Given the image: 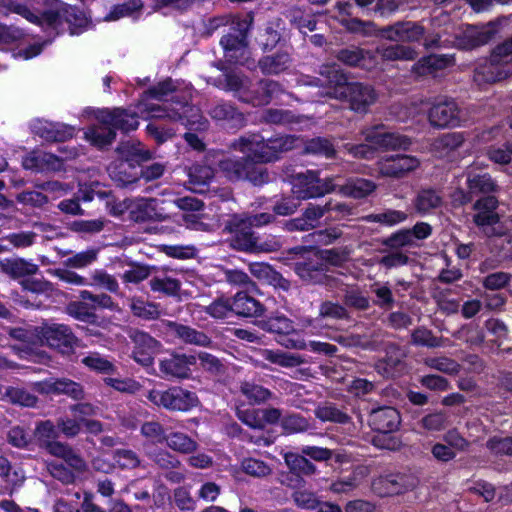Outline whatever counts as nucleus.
I'll list each match as a JSON object with an SVG mask.
<instances>
[{
    "label": "nucleus",
    "mask_w": 512,
    "mask_h": 512,
    "mask_svg": "<svg viewBox=\"0 0 512 512\" xmlns=\"http://www.w3.org/2000/svg\"><path fill=\"white\" fill-rule=\"evenodd\" d=\"M307 84L320 87V97L348 100L350 108L356 112H366L377 99L371 86L349 83L346 75L336 65L324 66L320 71V78Z\"/></svg>",
    "instance_id": "nucleus-1"
},
{
    "label": "nucleus",
    "mask_w": 512,
    "mask_h": 512,
    "mask_svg": "<svg viewBox=\"0 0 512 512\" xmlns=\"http://www.w3.org/2000/svg\"><path fill=\"white\" fill-rule=\"evenodd\" d=\"M174 90L175 87L172 80H165L145 94V97L136 106L137 111L128 112L120 108L114 110L104 109L97 112L96 120H100L107 125H112L114 130L120 129L126 132L135 130L139 125V117L156 119H162L164 117L161 106L149 103L148 101L150 99L164 100V98Z\"/></svg>",
    "instance_id": "nucleus-2"
},
{
    "label": "nucleus",
    "mask_w": 512,
    "mask_h": 512,
    "mask_svg": "<svg viewBox=\"0 0 512 512\" xmlns=\"http://www.w3.org/2000/svg\"><path fill=\"white\" fill-rule=\"evenodd\" d=\"M13 336L25 343L24 348H19L20 357L29 355L39 361H42L44 355L35 351L38 346L47 345L62 354H68L75 345L73 333L64 324L43 323L41 326L15 330Z\"/></svg>",
    "instance_id": "nucleus-3"
},
{
    "label": "nucleus",
    "mask_w": 512,
    "mask_h": 512,
    "mask_svg": "<svg viewBox=\"0 0 512 512\" xmlns=\"http://www.w3.org/2000/svg\"><path fill=\"white\" fill-rule=\"evenodd\" d=\"M300 142L298 137L291 135H279L265 139L259 134H251L235 141L233 148L250 161L269 163L278 160L282 153L298 147Z\"/></svg>",
    "instance_id": "nucleus-4"
},
{
    "label": "nucleus",
    "mask_w": 512,
    "mask_h": 512,
    "mask_svg": "<svg viewBox=\"0 0 512 512\" xmlns=\"http://www.w3.org/2000/svg\"><path fill=\"white\" fill-rule=\"evenodd\" d=\"M497 33L498 25L492 22L481 27L456 28L454 25H447L435 36H427L424 45L427 48L455 46L459 49L469 50L488 43Z\"/></svg>",
    "instance_id": "nucleus-5"
},
{
    "label": "nucleus",
    "mask_w": 512,
    "mask_h": 512,
    "mask_svg": "<svg viewBox=\"0 0 512 512\" xmlns=\"http://www.w3.org/2000/svg\"><path fill=\"white\" fill-rule=\"evenodd\" d=\"M366 143L346 145V149L353 157L371 159L376 150L407 149L411 140L399 133L389 132L383 125L367 127L361 131Z\"/></svg>",
    "instance_id": "nucleus-6"
},
{
    "label": "nucleus",
    "mask_w": 512,
    "mask_h": 512,
    "mask_svg": "<svg viewBox=\"0 0 512 512\" xmlns=\"http://www.w3.org/2000/svg\"><path fill=\"white\" fill-rule=\"evenodd\" d=\"M499 202L495 196H485L478 199L473 209V221L481 233L488 238H501L506 235L507 229L497 213Z\"/></svg>",
    "instance_id": "nucleus-7"
},
{
    "label": "nucleus",
    "mask_w": 512,
    "mask_h": 512,
    "mask_svg": "<svg viewBox=\"0 0 512 512\" xmlns=\"http://www.w3.org/2000/svg\"><path fill=\"white\" fill-rule=\"evenodd\" d=\"M250 228L241 215H234L228 221L225 230L233 234L231 239V246L233 248L246 252H272L279 249L280 244L275 239L258 243Z\"/></svg>",
    "instance_id": "nucleus-8"
},
{
    "label": "nucleus",
    "mask_w": 512,
    "mask_h": 512,
    "mask_svg": "<svg viewBox=\"0 0 512 512\" xmlns=\"http://www.w3.org/2000/svg\"><path fill=\"white\" fill-rule=\"evenodd\" d=\"M510 61H512V38L494 49L489 62L477 68L474 80L478 84H483L506 79L512 72L505 66Z\"/></svg>",
    "instance_id": "nucleus-9"
},
{
    "label": "nucleus",
    "mask_w": 512,
    "mask_h": 512,
    "mask_svg": "<svg viewBox=\"0 0 512 512\" xmlns=\"http://www.w3.org/2000/svg\"><path fill=\"white\" fill-rule=\"evenodd\" d=\"M247 82L246 79L237 75H226L227 89L237 92L241 100L252 103L254 106L266 105L283 93L280 85L270 80L260 82L257 90L251 93L247 90Z\"/></svg>",
    "instance_id": "nucleus-10"
},
{
    "label": "nucleus",
    "mask_w": 512,
    "mask_h": 512,
    "mask_svg": "<svg viewBox=\"0 0 512 512\" xmlns=\"http://www.w3.org/2000/svg\"><path fill=\"white\" fill-rule=\"evenodd\" d=\"M147 398L158 407L180 412L190 411L200 403L196 393L179 386H173L167 390L152 389Z\"/></svg>",
    "instance_id": "nucleus-11"
},
{
    "label": "nucleus",
    "mask_w": 512,
    "mask_h": 512,
    "mask_svg": "<svg viewBox=\"0 0 512 512\" xmlns=\"http://www.w3.org/2000/svg\"><path fill=\"white\" fill-rule=\"evenodd\" d=\"M0 8L8 12L16 13L32 24L41 26L44 29H56L60 23V15L55 11H43L39 4L19 0H0Z\"/></svg>",
    "instance_id": "nucleus-12"
},
{
    "label": "nucleus",
    "mask_w": 512,
    "mask_h": 512,
    "mask_svg": "<svg viewBox=\"0 0 512 512\" xmlns=\"http://www.w3.org/2000/svg\"><path fill=\"white\" fill-rule=\"evenodd\" d=\"M232 25L237 26V34H228L222 37L220 43L224 50V57L229 63L245 64L250 56L247 46L246 32L249 28L247 20L233 17Z\"/></svg>",
    "instance_id": "nucleus-13"
},
{
    "label": "nucleus",
    "mask_w": 512,
    "mask_h": 512,
    "mask_svg": "<svg viewBox=\"0 0 512 512\" xmlns=\"http://www.w3.org/2000/svg\"><path fill=\"white\" fill-rule=\"evenodd\" d=\"M59 152L60 157L43 151H32L23 159L22 165L33 171H60L65 160L73 159L79 154L75 147L68 146L60 147Z\"/></svg>",
    "instance_id": "nucleus-14"
},
{
    "label": "nucleus",
    "mask_w": 512,
    "mask_h": 512,
    "mask_svg": "<svg viewBox=\"0 0 512 512\" xmlns=\"http://www.w3.org/2000/svg\"><path fill=\"white\" fill-rule=\"evenodd\" d=\"M261 327L268 332L280 335L277 342L286 349H307L306 341L299 336L292 321L285 316L269 317L261 321Z\"/></svg>",
    "instance_id": "nucleus-15"
},
{
    "label": "nucleus",
    "mask_w": 512,
    "mask_h": 512,
    "mask_svg": "<svg viewBox=\"0 0 512 512\" xmlns=\"http://www.w3.org/2000/svg\"><path fill=\"white\" fill-rule=\"evenodd\" d=\"M334 190L332 180L321 181L313 171L297 174L292 180V193L297 199L316 198Z\"/></svg>",
    "instance_id": "nucleus-16"
},
{
    "label": "nucleus",
    "mask_w": 512,
    "mask_h": 512,
    "mask_svg": "<svg viewBox=\"0 0 512 512\" xmlns=\"http://www.w3.org/2000/svg\"><path fill=\"white\" fill-rule=\"evenodd\" d=\"M429 123L437 128L457 127L464 121L457 103L448 98H439L428 112Z\"/></svg>",
    "instance_id": "nucleus-17"
},
{
    "label": "nucleus",
    "mask_w": 512,
    "mask_h": 512,
    "mask_svg": "<svg viewBox=\"0 0 512 512\" xmlns=\"http://www.w3.org/2000/svg\"><path fill=\"white\" fill-rule=\"evenodd\" d=\"M251 161L246 157L239 161L231 157L222 159L219 163L220 169L230 180L247 179L255 185H260L268 180V174L263 170L250 171Z\"/></svg>",
    "instance_id": "nucleus-18"
},
{
    "label": "nucleus",
    "mask_w": 512,
    "mask_h": 512,
    "mask_svg": "<svg viewBox=\"0 0 512 512\" xmlns=\"http://www.w3.org/2000/svg\"><path fill=\"white\" fill-rule=\"evenodd\" d=\"M332 209H337L340 212H349V209L343 204L335 207H331L330 203L324 206L309 205L302 216L287 221L285 223V227L288 231H307L313 229L318 225L319 220L324 216V214Z\"/></svg>",
    "instance_id": "nucleus-19"
},
{
    "label": "nucleus",
    "mask_w": 512,
    "mask_h": 512,
    "mask_svg": "<svg viewBox=\"0 0 512 512\" xmlns=\"http://www.w3.org/2000/svg\"><path fill=\"white\" fill-rule=\"evenodd\" d=\"M165 202L155 198H138L131 201L130 217L136 222L162 221L166 218Z\"/></svg>",
    "instance_id": "nucleus-20"
},
{
    "label": "nucleus",
    "mask_w": 512,
    "mask_h": 512,
    "mask_svg": "<svg viewBox=\"0 0 512 512\" xmlns=\"http://www.w3.org/2000/svg\"><path fill=\"white\" fill-rule=\"evenodd\" d=\"M197 363L196 355L170 353L159 361V369L165 378L185 379L190 376L191 366Z\"/></svg>",
    "instance_id": "nucleus-21"
},
{
    "label": "nucleus",
    "mask_w": 512,
    "mask_h": 512,
    "mask_svg": "<svg viewBox=\"0 0 512 512\" xmlns=\"http://www.w3.org/2000/svg\"><path fill=\"white\" fill-rule=\"evenodd\" d=\"M130 338L134 343L133 359L140 365L151 366L161 348L160 342L142 331H133Z\"/></svg>",
    "instance_id": "nucleus-22"
},
{
    "label": "nucleus",
    "mask_w": 512,
    "mask_h": 512,
    "mask_svg": "<svg viewBox=\"0 0 512 512\" xmlns=\"http://www.w3.org/2000/svg\"><path fill=\"white\" fill-rule=\"evenodd\" d=\"M34 389L46 395H60L65 394L74 400L84 398V390L79 383H76L67 378L47 379L44 381L34 383Z\"/></svg>",
    "instance_id": "nucleus-23"
},
{
    "label": "nucleus",
    "mask_w": 512,
    "mask_h": 512,
    "mask_svg": "<svg viewBox=\"0 0 512 512\" xmlns=\"http://www.w3.org/2000/svg\"><path fill=\"white\" fill-rule=\"evenodd\" d=\"M178 108H168L167 105L161 106L163 109L162 114L164 118L170 120H180L186 126H190L196 130H203L206 128L207 121L203 118L200 110L197 107L189 106L187 102H176Z\"/></svg>",
    "instance_id": "nucleus-24"
},
{
    "label": "nucleus",
    "mask_w": 512,
    "mask_h": 512,
    "mask_svg": "<svg viewBox=\"0 0 512 512\" xmlns=\"http://www.w3.org/2000/svg\"><path fill=\"white\" fill-rule=\"evenodd\" d=\"M30 127L34 134L49 142L65 141L75 134V128L72 126L43 119L33 120Z\"/></svg>",
    "instance_id": "nucleus-25"
},
{
    "label": "nucleus",
    "mask_w": 512,
    "mask_h": 512,
    "mask_svg": "<svg viewBox=\"0 0 512 512\" xmlns=\"http://www.w3.org/2000/svg\"><path fill=\"white\" fill-rule=\"evenodd\" d=\"M419 165V159L411 155H397L378 163L381 175L396 178L416 170Z\"/></svg>",
    "instance_id": "nucleus-26"
},
{
    "label": "nucleus",
    "mask_w": 512,
    "mask_h": 512,
    "mask_svg": "<svg viewBox=\"0 0 512 512\" xmlns=\"http://www.w3.org/2000/svg\"><path fill=\"white\" fill-rule=\"evenodd\" d=\"M381 36L394 42H417L424 36V28L414 22L396 23L381 30Z\"/></svg>",
    "instance_id": "nucleus-27"
},
{
    "label": "nucleus",
    "mask_w": 512,
    "mask_h": 512,
    "mask_svg": "<svg viewBox=\"0 0 512 512\" xmlns=\"http://www.w3.org/2000/svg\"><path fill=\"white\" fill-rule=\"evenodd\" d=\"M79 192L84 201H92L95 197L100 199L108 198L106 207L110 214L114 216H120L125 211L130 212L131 201L133 199L117 200L110 196V191L100 189L98 182L92 183L88 192H86L83 187L80 188Z\"/></svg>",
    "instance_id": "nucleus-28"
},
{
    "label": "nucleus",
    "mask_w": 512,
    "mask_h": 512,
    "mask_svg": "<svg viewBox=\"0 0 512 512\" xmlns=\"http://www.w3.org/2000/svg\"><path fill=\"white\" fill-rule=\"evenodd\" d=\"M369 421L371 427L379 433L393 432L400 425V415L395 408L380 407L371 412Z\"/></svg>",
    "instance_id": "nucleus-29"
},
{
    "label": "nucleus",
    "mask_w": 512,
    "mask_h": 512,
    "mask_svg": "<svg viewBox=\"0 0 512 512\" xmlns=\"http://www.w3.org/2000/svg\"><path fill=\"white\" fill-rule=\"evenodd\" d=\"M0 478L10 493L20 488L25 480V472L20 466H13L7 458L0 455Z\"/></svg>",
    "instance_id": "nucleus-30"
},
{
    "label": "nucleus",
    "mask_w": 512,
    "mask_h": 512,
    "mask_svg": "<svg viewBox=\"0 0 512 512\" xmlns=\"http://www.w3.org/2000/svg\"><path fill=\"white\" fill-rule=\"evenodd\" d=\"M0 269L8 276L17 279L36 274L38 266L22 258H5L0 260Z\"/></svg>",
    "instance_id": "nucleus-31"
},
{
    "label": "nucleus",
    "mask_w": 512,
    "mask_h": 512,
    "mask_svg": "<svg viewBox=\"0 0 512 512\" xmlns=\"http://www.w3.org/2000/svg\"><path fill=\"white\" fill-rule=\"evenodd\" d=\"M108 173L111 179L121 186L132 184L140 177L135 165L120 160L109 165Z\"/></svg>",
    "instance_id": "nucleus-32"
},
{
    "label": "nucleus",
    "mask_w": 512,
    "mask_h": 512,
    "mask_svg": "<svg viewBox=\"0 0 512 512\" xmlns=\"http://www.w3.org/2000/svg\"><path fill=\"white\" fill-rule=\"evenodd\" d=\"M99 125H93L84 133L85 139L97 148L109 146L115 139L116 133L112 125L97 120Z\"/></svg>",
    "instance_id": "nucleus-33"
},
{
    "label": "nucleus",
    "mask_w": 512,
    "mask_h": 512,
    "mask_svg": "<svg viewBox=\"0 0 512 512\" xmlns=\"http://www.w3.org/2000/svg\"><path fill=\"white\" fill-rule=\"evenodd\" d=\"M259 354L269 363L283 368H294L304 363V360L300 355L284 352L278 349H262Z\"/></svg>",
    "instance_id": "nucleus-34"
},
{
    "label": "nucleus",
    "mask_w": 512,
    "mask_h": 512,
    "mask_svg": "<svg viewBox=\"0 0 512 512\" xmlns=\"http://www.w3.org/2000/svg\"><path fill=\"white\" fill-rule=\"evenodd\" d=\"M233 314L253 317L261 315L263 312L262 305L253 297L245 292L237 293L232 299Z\"/></svg>",
    "instance_id": "nucleus-35"
},
{
    "label": "nucleus",
    "mask_w": 512,
    "mask_h": 512,
    "mask_svg": "<svg viewBox=\"0 0 512 512\" xmlns=\"http://www.w3.org/2000/svg\"><path fill=\"white\" fill-rule=\"evenodd\" d=\"M338 59L350 66L371 69L375 65L373 55L360 48L344 49L338 53Z\"/></svg>",
    "instance_id": "nucleus-36"
},
{
    "label": "nucleus",
    "mask_w": 512,
    "mask_h": 512,
    "mask_svg": "<svg viewBox=\"0 0 512 512\" xmlns=\"http://www.w3.org/2000/svg\"><path fill=\"white\" fill-rule=\"evenodd\" d=\"M466 175L470 193H491L498 189V185L488 173L476 174L471 167L467 170Z\"/></svg>",
    "instance_id": "nucleus-37"
},
{
    "label": "nucleus",
    "mask_w": 512,
    "mask_h": 512,
    "mask_svg": "<svg viewBox=\"0 0 512 512\" xmlns=\"http://www.w3.org/2000/svg\"><path fill=\"white\" fill-rule=\"evenodd\" d=\"M442 204V196L434 189L420 190L413 201L416 211L422 215L441 207Z\"/></svg>",
    "instance_id": "nucleus-38"
},
{
    "label": "nucleus",
    "mask_w": 512,
    "mask_h": 512,
    "mask_svg": "<svg viewBox=\"0 0 512 512\" xmlns=\"http://www.w3.org/2000/svg\"><path fill=\"white\" fill-rule=\"evenodd\" d=\"M49 454L63 459L71 468L77 472L86 470V462L68 445L52 444L49 445Z\"/></svg>",
    "instance_id": "nucleus-39"
},
{
    "label": "nucleus",
    "mask_w": 512,
    "mask_h": 512,
    "mask_svg": "<svg viewBox=\"0 0 512 512\" xmlns=\"http://www.w3.org/2000/svg\"><path fill=\"white\" fill-rule=\"evenodd\" d=\"M117 150L121 156L120 161H127V163L133 165H139L150 158L149 151L140 142L129 141L121 143Z\"/></svg>",
    "instance_id": "nucleus-40"
},
{
    "label": "nucleus",
    "mask_w": 512,
    "mask_h": 512,
    "mask_svg": "<svg viewBox=\"0 0 512 512\" xmlns=\"http://www.w3.org/2000/svg\"><path fill=\"white\" fill-rule=\"evenodd\" d=\"M463 142L464 135L461 132L445 133L433 141L431 150L442 157L460 147Z\"/></svg>",
    "instance_id": "nucleus-41"
},
{
    "label": "nucleus",
    "mask_w": 512,
    "mask_h": 512,
    "mask_svg": "<svg viewBox=\"0 0 512 512\" xmlns=\"http://www.w3.org/2000/svg\"><path fill=\"white\" fill-rule=\"evenodd\" d=\"M165 443L168 448L181 454L193 453L198 448L196 440L180 431L169 432Z\"/></svg>",
    "instance_id": "nucleus-42"
},
{
    "label": "nucleus",
    "mask_w": 512,
    "mask_h": 512,
    "mask_svg": "<svg viewBox=\"0 0 512 512\" xmlns=\"http://www.w3.org/2000/svg\"><path fill=\"white\" fill-rule=\"evenodd\" d=\"M169 327L185 343L198 346H208L211 343L210 338L206 334L189 326L170 322Z\"/></svg>",
    "instance_id": "nucleus-43"
},
{
    "label": "nucleus",
    "mask_w": 512,
    "mask_h": 512,
    "mask_svg": "<svg viewBox=\"0 0 512 512\" xmlns=\"http://www.w3.org/2000/svg\"><path fill=\"white\" fill-rule=\"evenodd\" d=\"M376 187V184L371 180L355 178L350 179L345 185H343L340 192L345 196L360 199L373 193Z\"/></svg>",
    "instance_id": "nucleus-44"
},
{
    "label": "nucleus",
    "mask_w": 512,
    "mask_h": 512,
    "mask_svg": "<svg viewBox=\"0 0 512 512\" xmlns=\"http://www.w3.org/2000/svg\"><path fill=\"white\" fill-rule=\"evenodd\" d=\"M401 480V476L394 474L380 476L373 480L372 489L381 497L398 494L402 491Z\"/></svg>",
    "instance_id": "nucleus-45"
},
{
    "label": "nucleus",
    "mask_w": 512,
    "mask_h": 512,
    "mask_svg": "<svg viewBox=\"0 0 512 512\" xmlns=\"http://www.w3.org/2000/svg\"><path fill=\"white\" fill-rule=\"evenodd\" d=\"M450 59L438 56L431 55L428 57H424L420 59L414 66L413 72L417 76H427L434 74L437 70L443 69L450 64Z\"/></svg>",
    "instance_id": "nucleus-46"
},
{
    "label": "nucleus",
    "mask_w": 512,
    "mask_h": 512,
    "mask_svg": "<svg viewBox=\"0 0 512 512\" xmlns=\"http://www.w3.org/2000/svg\"><path fill=\"white\" fill-rule=\"evenodd\" d=\"M290 64V56L287 52L263 57L259 61L260 69L265 74H278L285 71Z\"/></svg>",
    "instance_id": "nucleus-47"
},
{
    "label": "nucleus",
    "mask_w": 512,
    "mask_h": 512,
    "mask_svg": "<svg viewBox=\"0 0 512 512\" xmlns=\"http://www.w3.org/2000/svg\"><path fill=\"white\" fill-rule=\"evenodd\" d=\"M377 53L384 59L389 61L395 60H413L417 56V52L405 45H389L377 48Z\"/></svg>",
    "instance_id": "nucleus-48"
},
{
    "label": "nucleus",
    "mask_w": 512,
    "mask_h": 512,
    "mask_svg": "<svg viewBox=\"0 0 512 512\" xmlns=\"http://www.w3.org/2000/svg\"><path fill=\"white\" fill-rule=\"evenodd\" d=\"M241 393L250 404H261L272 398V392L256 383L244 381L240 385Z\"/></svg>",
    "instance_id": "nucleus-49"
},
{
    "label": "nucleus",
    "mask_w": 512,
    "mask_h": 512,
    "mask_svg": "<svg viewBox=\"0 0 512 512\" xmlns=\"http://www.w3.org/2000/svg\"><path fill=\"white\" fill-rule=\"evenodd\" d=\"M35 437L39 445L49 453V445L62 444L61 442L54 441L58 437V430L56 426L50 421H42L36 425Z\"/></svg>",
    "instance_id": "nucleus-50"
},
{
    "label": "nucleus",
    "mask_w": 512,
    "mask_h": 512,
    "mask_svg": "<svg viewBox=\"0 0 512 512\" xmlns=\"http://www.w3.org/2000/svg\"><path fill=\"white\" fill-rule=\"evenodd\" d=\"M150 288L154 292L163 293L168 296H178L180 282L178 279L166 274L158 275L150 280Z\"/></svg>",
    "instance_id": "nucleus-51"
},
{
    "label": "nucleus",
    "mask_w": 512,
    "mask_h": 512,
    "mask_svg": "<svg viewBox=\"0 0 512 512\" xmlns=\"http://www.w3.org/2000/svg\"><path fill=\"white\" fill-rule=\"evenodd\" d=\"M286 465L292 472L312 475L316 472V467L304 455L293 452H286L283 455Z\"/></svg>",
    "instance_id": "nucleus-52"
},
{
    "label": "nucleus",
    "mask_w": 512,
    "mask_h": 512,
    "mask_svg": "<svg viewBox=\"0 0 512 512\" xmlns=\"http://www.w3.org/2000/svg\"><path fill=\"white\" fill-rule=\"evenodd\" d=\"M130 309L134 316L145 320H153L160 316V310L157 304L146 302L137 297L131 299Z\"/></svg>",
    "instance_id": "nucleus-53"
},
{
    "label": "nucleus",
    "mask_w": 512,
    "mask_h": 512,
    "mask_svg": "<svg viewBox=\"0 0 512 512\" xmlns=\"http://www.w3.org/2000/svg\"><path fill=\"white\" fill-rule=\"evenodd\" d=\"M407 213L400 210L388 209L381 213L369 214L363 219L367 222H377L386 226H394L406 221Z\"/></svg>",
    "instance_id": "nucleus-54"
},
{
    "label": "nucleus",
    "mask_w": 512,
    "mask_h": 512,
    "mask_svg": "<svg viewBox=\"0 0 512 512\" xmlns=\"http://www.w3.org/2000/svg\"><path fill=\"white\" fill-rule=\"evenodd\" d=\"M82 363L89 369L101 373V374H112L116 368L114 364L97 352L89 353L82 359Z\"/></svg>",
    "instance_id": "nucleus-55"
},
{
    "label": "nucleus",
    "mask_w": 512,
    "mask_h": 512,
    "mask_svg": "<svg viewBox=\"0 0 512 512\" xmlns=\"http://www.w3.org/2000/svg\"><path fill=\"white\" fill-rule=\"evenodd\" d=\"M367 475L366 467H358L355 469L347 479L339 480L332 483L330 489L334 493H347L353 489H355L362 478Z\"/></svg>",
    "instance_id": "nucleus-56"
},
{
    "label": "nucleus",
    "mask_w": 512,
    "mask_h": 512,
    "mask_svg": "<svg viewBox=\"0 0 512 512\" xmlns=\"http://www.w3.org/2000/svg\"><path fill=\"white\" fill-rule=\"evenodd\" d=\"M205 312L214 319H225L233 314L232 299L218 297L211 304L205 306Z\"/></svg>",
    "instance_id": "nucleus-57"
},
{
    "label": "nucleus",
    "mask_w": 512,
    "mask_h": 512,
    "mask_svg": "<svg viewBox=\"0 0 512 512\" xmlns=\"http://www.w3.org/2000/svg\"><path fill=\"white\" fill-rule=\"evenodd\" d=\"M141 435L152 444L166 442L167 434L164 427L157 421H147L141 425Z\"/></svg>",
    "instance_id": "nucleus-58"
},
{
    "label": "nucleus",
    "mask_w": 512,
    "mask_h": 512,
    "mask_svg": "<svg viewBox=\"0 0 512 512\" xmlns=\"http://www.w3.org/2000/svg\"><path fill=\"white\" fill-rule=\"evenodd\" d=\"M241 470L249 476L262 478L271 474V467L260 459L253 457L244 458L241 461Z\"/></svg>",
    "instance_id": "nucleus-59"
},
{
    "label": "nucleus",
    "mask_w": 512,
    "mask_h": 512,
    "mask_svg": "<svg viewBox=\"0 0 512 512\" xmlns=\"http://www.w3.org/2000/svg\"><path fill=\"white\" fill-rule=\"evenodd\" d=\"M65 18L72 35L82 33L90 24L85 13L74 7H70L65 11Z\"/></svg>",
    "instance_id": "nucleus-60"
},
{
    "label": "nucleus",
    "mask_w": 512,
    "mask_h": 512,
    "mask_svg": "<svg viewBox=\"0 0 512 512\" xmlns=\"http://www.w3.org/2000/svg\"><path fill=\"white\" fill-rule=\"evenodd\" d=\"M214 171L210 166L195 164L189 168L188 176L190 183L196 190L198 187L206 185L213 177Z\"/></svg>",
    "instance_id": "nucleus-61"
},
{
    "label": "nucleus",
    "mask_w": 512,
    "mask_h": 512,
    "mask_svg": "<svg viewBox=\"0 0 512 512\" xmlns=\"http://www.w3.org/2000/svg\"><path fill=\"white\" fill-rule=\"evenodd\" d=\"M315 415L323 422L330 421L335 423H346L349 420L346 413L342 412L332 404L318 406L315 410Z\"/></svg>",
    "instance_id": "nucleus-62"
},
{
    "label": "nucleus",
    "mask_w": 512,
    "mask_h": 512,
    "mask_svg": "<svg viewBox=\"0 0 512 512\" xmlns=\"http://www.w3.org/2000/svg\"><path fill=\"white\" fill-rule=\"evenodd\" d=\"M5 395L13 404L34 407L37 403V397L23 388L11 387L6 390Z\"/></svg>",
    "instance_id": "nucleus-63"
},
{
    "label": "nucleus",
    "mask_w": 512,
    "mask_h": 512,
    "mask_svg": "<svg viewBox=\"0 0 512 512\" xmlns=\"http://www.w3.org/2000/svg\"><path fill=\"white\" fill-rule=\"evenodd\" d=\"M142 8L141 0H130L122 5L115 6L105 17L106 20H118L121 17L133 16Z\"/></svg>",
    "instance_id": "nucleus-64"
}]
</instances>
